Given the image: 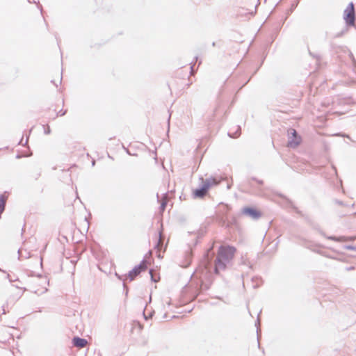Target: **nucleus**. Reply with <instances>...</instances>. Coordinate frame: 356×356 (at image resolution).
I'll list each match as a JSON object with an SVG mask.
<instances>
[{"mask_svg":"<svg viewBox=\"0 0 356 356\" xmlns=\"http://www.w3.org/2000/svg\"><path fill=\"white\" fill-rule=\"evenodd\" d=\"M234 248L232 247H222L218 252L215 264V270L217 273L225 269L227 264L232 259L234 253Z\"/></svg>","mask_w":356,"mask_h":356,"instance_id":"nucleus-1","label":"nucleus"},{"mask_svg":"<svg viewBox=\"0 0 356 356\" xmlns=\"http://www.w3.org/2000/svg\"><path fill=\"white\" fill-rule=\"evenodd\" d=\"M150 275H151L152 280L153 281H154V282H156V280H155V279H154V275H153V274H152V271H150Z\"/></svg>","mask_w":356,"mask_h":356,"instance_id":"nucleus-10","label":"nucleus"},{"mask_svg":"<svg viewBox=\"0 0 356 356\" xmlns=\"http://www.w3.org/2000/svg\"><path fill=\"white\" fill-rule=\"evenodd\" d=\"M343 18L349 25H353L355 21L354 6L353 3L348 4L343 13Z\"/></svg>","mask_w":356,"mask_h":356,"instance_id":"nucleus-3","label":"nucleus"},{"mask_svg":"<svg viewBox=\"0 0 356 356\" xmlns=\"http://www.w3.org/2000/svg\"><path fill=\"white\" fill-rule=\"evenodd\" d=\"M243 213L253 218H257L259 216L258 212L250 208H246L243 210Z\"/></svg>","mask_w":356,"mask_h":356,"instance_id":"nucleus-7","label":"nucleus"},{"mask_svg":"<svg viewBox=\"0 0 356 356\" xmlns=\"http://www.w3.org/2000/svg\"><path fill=\"white\" fill-rule=\"evenodd\" d=\"M147 268L146 261H143L138 266H136L131 271L129 272L127 277L130 280H133L136 276H137L142 270H144Z\"/></svg>","mask_w":356,"mask_h":356,"instance_id":"nucleus-5","label":"nucleus"},{"mask_svg":"<svg viewBox=\"0 0 356 356\" xmlns=\"http://www.w3.org/2000/svg\"><path fill=\"white\" fill-rule=\"evenodd\" d=\"M288 137V145L289 147H296L300 143L301 138L297 136L296 131L294 129L289 130Z\"/></svg>","mask_w":356,"mask_h":356,"instance_id":"nucleus-4","label":"nucleus"},{"mask_svg":"<svg viewBox=\"0 0 356 356\" xmlns=\"http://www.w3.org/2000/svg\"><path fill=\"white\" fill-rule=\"evenodd\" d=\"M165 204H166L165 201H163V202L161 203V209H164Z\"/></svg>","mask_w":356,"mask_h":356,"instance_id":"nucleus-9","label":"nucleus"},{"mask_svg":"<svg viewBox=\"0 0 356 356\" xmlns=\"http://www.w3.org/2000/svg\"><path fill=\"white\" fill-rule=\"evenodd\" d=\"M5 207V199L3 196H0V215L3 211Z\"/></svg>","mask_w":356,"mask_h":356,"instance_id":"nucleus-8","label":"nucleus"},{"mask_svg":"<svg viewBox=\"0 0 356 356\" xmlns=\"http://www.w3.org/2000/svg\"><path fill=\"white\" fill-rule=\"evenodd\" d=\"M218 181H217L214 178H211L206 179L203 184L202 187L200 189H197L195 191L194 194L195 197H202L207 193V190L212 186L216 185L218 184Z\"/></svg>","mask_w":356,"mask_h":356,"instance_id":"nucleus-2","label":"nucleus"},{"mask_svg":"<svg viewBox=\"0 0 356 356\" xmlns=\"http://www.w3.org/2000/svg\"><path fill=\"white\" fill-rule=\"evenodd\" d=\"M88 343V341L82 338L75 337L73 339V344L78 348H83Z\"/></svg>","mask_w":356,"mask_h":356,"instance_id":"nucleus-6","label":"nucleus"}]
</instances>
